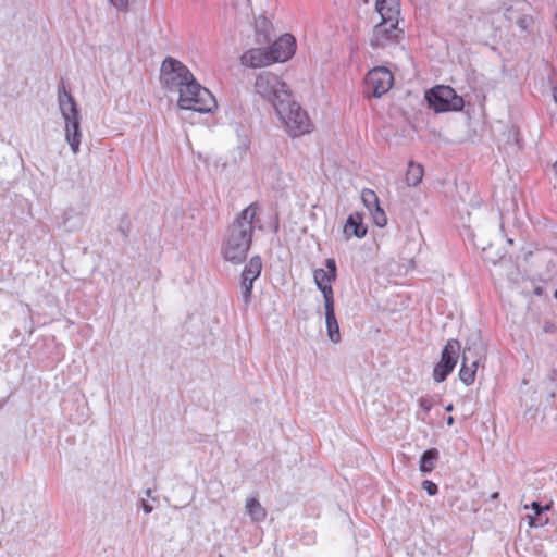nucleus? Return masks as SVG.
I'll use <instances>...</instances> for the list:
<instances>
[{"label": "nucleus", "mask_w": 557, "mask_h": 557, "mask_svg": "<svg viewBox=\"0 0 557 557\" xmlns=\"http://www.w3.org/2000/svg\"><path fill=\"white\" fill-rule=\"evenodd\" d=\"M258 212V203H250L234 221L223 250L226 260L239 263L246 259L251 245L253 222Z\"/></svg>", "instance_id": "2"}, {"label": "nucleus", "mask_w": 557, "mask_h": 557, "mask_svg": "<svg viewBox=\"0 0 557 557\" xmlns=\"http://www.w3.org/2000/svg\"><path fill=\"white\" fill-rule=\"evenodd\" d=\"M425 99L435 112L460 111L463 108V99L456 91L445 85H437L425 92Z\"/></svg>", "instance_id": "7"}, {"label": "nucleus", "mask_w": 557, "mask_h": 557, "mask_svg": "<svg viewBox=\"0 0 557 557\" xmlns=\"http://www.w3.org/2000/svg\"><path fill=\"white\" fill-rule=\"evenodd\" d=\"M255 91L263 100L270 102L276 110L278 104H283L293 97L289 85L277 74L263 71L256 77Z\"/></svg>", "instance_id": "5"}, {"label": "nucleus", "mask_w": 557, "mask_h": 557, "mask_svg": "<svg viewBox=\"0 0 557 557\" xmlns=\"http://www.w3.org/2000/svg\"><path fill=\"white\" fill-rule=\"evenodd\" d=\"M325 307V320L329 338L333 343L341 341L339 326L335 317L334 302L324 304Z\"/></svg>", "instance_id": "16"}, {"label": "nucleus", "mask_w": 557, "mask_h": 557, "mask_svg": "<svg viewBox=\"0 0 557 557\" xmlns=\"http://www.w3.org/2000/svg\"><path fill=\"white\" fill-rule=\"evenodd\" d=\"M550 507H552V503H550V504H547L546 506H544V507H543V511H544V510H549V509H550Z\"/></svg>", "instance_id": "32"}, {"label": "nucleus", "mask_w": 557, "mask_h": 557, "mask_svg": "<svg viewBox=\"0 0 557 557\" xmlns=\"http://www.w3.org/2000/svg\"><path fill=\"white\" fill-rule=\"evenodd\" d=\"M451 410H453V405L450 404V405H448V406L446 407V411H451Z\"/></svg>", "instance_id": "34"}, {"label": "nucleus", "mask_w": 557, "mask_h": 557, "mask_svg": "<svg viewBox=\"0 0 557 557\" xmlns=\"http://www.w3.org/2000/svg\"><path fill=\"white\" fill-rule=\"evenodd\" d=\"M326 269H317L313 272V278L318 288L323 294L324 304L334 302V293L332 283L336 280V262L329 258L325 261Z\"/></svg>", "instance_id": "10"}, {"label": "nucleus", "mask_w": 557, "mask_h": 557, "mask_svg": "<svg viewBox=\"0 0 557 557\" xmlns=\"http://www.w3.org/2000/svg\"><path fill=\"white\" fill-rule=\"evenodd\" d=\"M370 211L372 213L373 221L377 226L383 227L386 225L387 218H386L384 210L380 207V205L372 208V210H370Z\"/></svg>", "instance_id": "22"}, {"label": "nucleus", "mask_w": 557, "mask_h": 557, "mask_svg": "<svg viewBox=\"0 0 557 557\" xmlns=\"http://www.w3.org/2000/svg\"><path fill=\"white\" fill-rule=\"evenodd\" d=\"M498 496H499V493H498V492H495V493H493V494H492V498H493V499L498 498Z\"/></svg>", "instance_id": "31"}, {"label": "nucleus", "mask_w": 557, "mask_h": 557, "mask_svg": "<svg viewBox=\"0 0 557 557\" xmlns=\"http://www.w3.org/2000/svg\"><path fill=\"white\" fill-rule=\"evenodd\" d=\"M553 97H554V100L557 102V85L553 89Z\"/></svg>", "instance_id": "29"}, {"label": "nucleus", "mask_w": 557, "mask_h": 557, "mask_svg": "<svg viewBox=\"0 0 557 557\" xmlns=\"http://www.w3.org/2000/svg\"><path fill=\"white\" fill-rule=\"evenodd\" d=\"M160 79L164 88L178 94V107H190L191 102L190 99L187 98V94L195 90H198L203 97H200L202 104L207 102L211 103L210 97L196 81L194 74L186 65L176 59L169 57L162 62Z\"/></svg>", "instance_id": "1"}, {"label": "nucleus", "mask_w": 557, "mask_h": 557, "mask_svg": "<svg viewBox=\"0 0 557 557\" xmlns=\"http://www.w3.org/2000/svg\"><path fill=\"white\" fill-rule=\"evenodd\" d=\"M240 63L242 65L251 69L265 67L274 64L273 59L270 55L269 48H251L247 50L240 57Z\"/></svg>", "instance_id": "12"}, {"label": "nucleus", "mask_w": 557, "mask_h": 557, "mask_svg": "<svg viewBox=\"0 0 557 557\" xmlns=\"http://www.w3.org/2000/svg\"><path fill=\"white\" fill-rule=\"evenodd\" d=\"M529 525L531 528L535 525V517H532V516L529 517Z\"/></svg>", "instance_id": "28"}, {"label": "nucleus", "mask_w": 557, "mask_h": 557, "mask_svg": "<svg viewBox=\"0 0 557 557\" xmlns=\"http://www.w3.org/2000/svg\"><path fill=\"white\" fill-rule=\"evenodd\" d=\"M203 90L207 92V95L210 97L211 99V103L207 102L205 104H202V102H200V97L203 98L200 92H198V90H195V91H190L187 94V98L190 99V102H191V106H187V107H178L180 109H183V110H191V111H196V112H199V113H209V112H212L214 109H216L218 107V103H216V100L214 98V96L210 92L209 89L205 88L203 87Z\"/></svg>", "instance_id": "13"}, {"label": "nucleus", "mask_w": 557, "mask_h": 557, "mask_svg": "<svg viewBox=\"0 0 557 557\" xmlns=\"http://www.w3.org/2000/svg\"><path fill=\"white\" fill-rule=\"evenodd\" d=\"M419 407L424 411V412H429L432 408V403L430 399L428 398H420L419 399Z\"/></svg>", "instance_id": "26"}, {"label": "nucleus", "mask_w": 557, "mask_h": 557, "mask_svg": "<svg viewBox=\"0 0 557 557\" xmlns=\"http://www.w3.org/2000/svg\"><path fill=\"white\" fill-rule=\"evenodd\" d=\"M530 507L534 510L535 516H540L543 512V507L537 502H533Z\"/></svg>", "instance_id": "27"}, {"label": "nucleus", "mask_w": 557, "mask_h": 557, "mask_svg": "<svg viewBox=\"0 0 557 557\" xmlns=\"http://www.w3.org/2000/svg\"><path fill=\"white\" fill-rule=\"evenodd\" d=\"M364 84L373 97L380 98L393 87L394 75L387 67L376 66L367 73Z\"/></svg>", "instance_id": "9"}, {"label": "nucleus", "mask_w": 557, "mask_h": 557, "mask_svg": "<svg viewBox=\"0 0 557 557\" xmlns=\"http://www.w3.org/2000/svg\"><path fill=\"white\" fill-rule=\"evenodd\" d=\"M423 174H424L423 166L419 163L410 161L408 163V169H407L406 176H405L407 185L409 187L418 186L423 178Z\"/></svg>", "instance_id": "17"}, {"label": "nucleus", "mask_w": 557, "mask_h": 557, "mask_svg": "<svg viewBox=\"0 0 557 557\" xmlns=\"http://www.w3.org/2000/svg\"><path fill=\"white\" fill-rule=\"evenodd\" d=\"M367 226L363 223V216L355 212L350 214L344 225L343 232L346 238H350L351 236L362 238L367 234Z\"/></svg>", "instance_id": "15"}, {"label": "nucleus", "mask_w": 557, "mask_h": 557, "mask_svg": "<svg viewBox=\"0 0 557 557\" xmlns=\"http://www.w3.org/2000/svg\"><path fill=\"white\" fill-rule=\"evenodd\" d=\"M275 111L290 137H300L312 132L313 123L308 112L293 97L278 104Z\"/></svg>", "instance_id": "4"}, {"label": "nucleus", "mask_w": 557, "mask_h": 557, "mask_svg": "<svg viewBox=\"0 0 557 557\" xmlns=\"http://www.w3.org/2000/svg\"><path fill=\"white\" fill-rule=\"evenodd\" d=\"M468 352H471V349L465 348L463 356H462V362H461V367L459 370V377H460L461 382L465 383L466 385H471L475 381L476 371H478V367H479V362H480L481 358L478 357V358L471 360V362H469V357L467 356Z\"/></svg>", "instance_id": "14"}, {"label": "nucleus", "mask_w": 557, "mask_h": 557, "mask_svg": "<svg viewBox=\"0 0 557 557\" xmlns=\"http://www.w3.org/2000/svg\"><path fill=\"white\" fill-rule=\"evenodd\" d=\"M422 487L431 496L435 495L438 491L437 485L434 482L429 481V480H424L422 482Z\"/></svg>", "instance_id": "24"}, {"label": "nucleus", "mask_w": 557, "mask_h": 557, "mask_svg": "<svg viewBox=\"0 0 557 557\" xmlns=\"http://www.w3.org/2000/svg\"><path fill=\"white\" fill-rule=\"evenodd\" d=\"M375 9L381 16V22L372 30L370 46L377 49L398 42L401 35V29L398 27L400 14L398 0H376Z\"/></svg>", "instance_id": "3"}, {"label": "nucleus", "mask_w": 557, "mask_h": 557, "mask_svg": "<svg viewBox=\"0 0 557 557\" xmlns=\"http://www.w3.org/2000/svg\"><path fill=\"white\" fill-rule=\"evenodd\" d=\"M438 459V451L435 448L428 449L423 453L420 459V470L423 473L432 472L435 468V462Z\"/></svg>", "instance_id": "18"}, {"label": "nucleus", "mask_w": 557, "mask_h": 557, "mask_svg": "<svg viewBox=\"0 0 557 557\" xmlns=\"http://www.w3.org/2000/svg\"><path fill=\"white\" fill-rule=\"evenodd\" d=\"M554 297L557 299V289L554 293Z\"/></svg>", "instance_id": "35"}, {"label": "nucleus", "mask_w": 557, "mask_h": 557, "mask_svg": "<svg viewBox=\"0 0 557 557\" xmlns=\"http://www.w3.org/2000/svg\"><path fill=\"white\" fill-rule=\"evenodd\" d=\"M144 508H145L146 512H150L151 511V508L149 506H147V505H145Z\"/></svg>", "instance_id": "33"}, {"label": "nucleus", "mask_w": 557, "mask_h": 557, "mask_svg": "<svg viewBox=\"0 0 557 557\" xmlns=\"http://www.w3.org/2000/svg\"><path fill=\"white\" fill-rule=\"evenodd\" d=\"M58 100L61 113L65 120V136L74 153H77L81 145V131L77 104L72 95L65 89L62 82L58 90Z\"/></svg>", "instance_id": "6"}, {"label": "nucleus", "mask_w": 557, "mask_h": 557, "mask_svg": "<svg viewBox=\"0 0 557 557\" xmlns=\"http://www.w3.org/2000/svg\"><path fill=\"white\" fill-rule=\"evenodd\" d=\"M361 199L369 210H372V208L379 206V197L372 189H363L361 191Z\"/></svg>", "instance_id": "21"}, {"label": "nucleus", "mask_w": 557, "mask_h": 557, "mask_svg": "<svg viewBox=\"0 0 557 557\" xmlns=\"http://www.w3.org/2000/svg\"><path fill=\"white\" fill-rule=\"evenodd\" d=\"M261 269V259L259 257L251 258L243 271L242 276L244 281H255L260 275Z\"/></svg>", "instance_id": "19"}, {"label": "nucleus", "mask_w": 557, "mask_h": 557, "mask_svg": "<svg viewBox=\"0 0 557 557\" xmlns=\"http://www.w3.org/2000/svg\"><path fill=\"white\" fill-rule=\"evenodd\" d=\"M111 4L121 11H125L129 0H110Z\"/></svg>", "instance_id": "25"}, {"label": "nucleus", "mask_w": 557, "mask_h": 557, "mask_svg": "<svg viewBox=\"0 0 557 557\" xmlns=\"http://www.w3.org/2000/svg\"><path fill=\"white\" fill-rule=\"evenodd\" d=\"M296 39L292 34H283L270 47L273 63H283L292 59L296 52Z\"/></svg>", "instance_id": "11"}, {"label": "nucleus", "mask_w": 557, "mask_h": 557, "mask_svg": "<svg viewBox=\"0 0 557 557\" xmlns=\"http://www.w3.org/2000/svg\"><path fill=\"white\" fill-rule=\"evenodd\" d=\"M447 424H448V425H453V424H454V418H453L451 416H449V417L447 418Z\"/></svg>", "instance_id": "30"}, {"label": "nucleus", "mask_w": 557, "mask_h": 557, "mask_svg": "<svg viewBox=\"0 0 557 557\" xmlns=\"http://www.w3.org/2000/svg\"><path fill=\"white\" fill-rule=\"evenodd\" d=\"M460 350V343L457 339L447 341L444 346L441 360L433 369V379L435 382L441 383L453 372L457 364V358Z\"/></svg>", "instance_id": "8"}, {"label": "nucleus", "mask_w": 557, "mask_h": 557, "mask_svg": "<svg viewBox=\"0 0 557 557\" xmlns=\"http://www.w3.org/2000/svg\"><path fill=\"white\" fill-rule=\"evenodd\" d=\"M246 510L248 515L256 521L263 520L267 515L261 504L255 497L247 499Z\"/></svg>", "instance_id": "20"}, {"label": "nucleus", "mask_w": 557, "mask_h": 557, "mask_svg": "<svg viewBox=\"0 0 557 557\" xmlns=\"http://www.w3.org/2000/svg\"><path fill=\"white\" fill-rule=\"evenodd\" d=\"M252 286H253V281H244L243 280V296H244L245 302H248L250 300Z\"/></svg>", "instance_id": "23"}]
</instances>
